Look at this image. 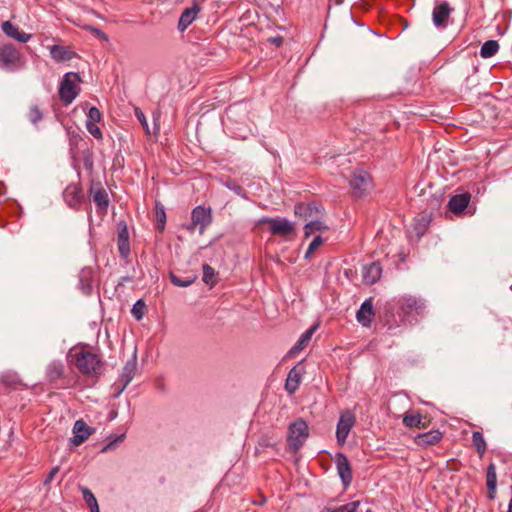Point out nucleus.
Here are the masks:
<instances>
[{"mask_svg":"<svg viewBox=\"0 0 512 512\" xmlns=\"http://www.w3.org/2000/svg\"><path fill=\"white\" fill-rule=\"evenodd\" d=\"M67 362L84 376L98 377L103 366L100 355L88 345L73 346L68 351Z\"/></svg>","mask_w":512,"mask_h":512,"instance_id":"obj_1","label":"nucleus"},{"mask_svg":"<svg viewBox=\"0 0 512 512\" xmlns=\"http://www.w3.org/2000/svg\"><path fill=\"white\" fill-rule=\"evenodd\" d=\"M294 213L296 216L307 221L303 229L305 238H309L316 233L321 236V234L325 233L329 229L325 222L321 220V206L314 203H298L294 207Z\"/></svg>","mask_w":512,"mask_h":512,"instance_id":"obj_2","label":"nucleus"},{"mask_svg":"<svg viewBox=\"0 0 512 512\" xmlns=\"http://www.w3.org/2000/svg\"><path fill=\"white\" fill-rule=\"evenodd\" d=\"M259 224L268 225V230L273 236H278L284 241H293L296 237V226L286 218L264 217L259 220Z\"/></svg>","mask_w":512,"mask_h":512,"instance_id":"obj_3","label":"nucleus"},{"mask_svg":"<svg viewBox=\"0 0 512 512\" xmlns=\"http://www.w3.org/2000/svg\"><path fill=\"white\" fill-rule=\"evenodd\" d=\"M80 81L81 79L79 75L74 72H68L63 76L58 90L59 98L63 104H71L73 100L78 96L80 92L78 83Z\"/></svg>","mask_w":512,"mask_h":512,"instance_id":"obj_4","label":"nucleus"},{"mask_svg":"<svg viewBox=\"0 0 512 512\" xmlns=\"http://www.w3.org/2000/svg\"><path fill=\"white\" fill-rule=\"evenodd\" d=\"M309 435L307 423L299 418L289 425L287 442L291 449L297 451Z\"/></svg>","mask_w":512,"mask_h":512,"instance_id":"obj_5","label":"nucleus"},{"mask_svg":"<svg viewBox=\"0 0 512 512\" xmlns=\"http://www.w3.org/2000/svg\"><path fill=\"white\" fill-rule=\"evenodd\" d=\"M22 67L21 54L12 44H5L0 47V68L15 71Z\"/></svg>","mask_w":512,"mask_h":512,"instance_id":"obj_6","label":"nucleus"},{"mask_svg":"<svg viewBox=\"0 0 512 512\" xmlns=\"http://www.w3.org/2000/svg\"><path fill=\"white\" fill-rule=\"evenodd\" d=\"M350 186L353 196L361 198L372 189V179L366 171L355 170L350 177Z\"/></svg>","mask_w":512,"mask_h":512,"instance_id":"obj_7","label":"nucleus"},{"mask_svg":"<svg viewBox=\"0 0 512 512\" xmlns=\"http://www.w3.org/2000/svg\"><path fill=\"white\" fill-rule=\"evenodd\" d=\"M356 423V416L351 410H344L340 413L339 421L336 429L337 443L342 446L345 444L347 437Z\"/></svg>","mask_w":512,"mask_h":512,"instance_id":"obj_8","label":"nucleus"},{"mask_svg":"<svg viewBox=\"0 0 512 512\" xmlns=\"http://www.w3.org/2000/svg\"><path fill=\"white\" fill-rule=\"evenodd\" d=\"M46 378L49 383L55 384L56 388L66 389L69 381L65 378V366L61 361L54 360L46 368Z\"/></svg>","mask_w":512,"mask_h":512,"instance_id":"obj_9","label":"nucleus"},{"mask_svg":"<svg viewBox=\"0 0 512 512\" xmlns=\"http://www.w3.org/2000/svg\"><path fill=\"white\" fill-rule=\"evenodd\" d=\"M212 210L204 206H197L192 210L191 213V225L188 230L193 231L198 228L199 233L203 234L206 228L212 222Z\"/></svg>","mask_w":512,"mask_h":512,"instance_id":"obj_10","label":"nucleus"},{"mask_svg":"<svg viewBox=\"0 0 512 512\" xmlns=\"http://www.w3.org/2000/svg\"><path fill=\"white\" fill-rule=\"evenodd\" d=\"M399 309L404 317L421 315L425 309V302L412 295H404L398 300Z\"/></svg>","mask_w":512,"mask_h":512,"instance_id":"obj_11","label":"nucleus"},{"mask_svg":"<svg viewBox=\"0 0 512 512\" xmlns=\"http://www.w3.org/2000/svg\"><path fill=\"white\" fill-rule=\"evenodd\" d=\"M452 12L453 8L450 7L447 1H436L432 11L433 24L439 29H445L448 26Z\"/></svg>","mask_w":512,"mask_h":512,"instance_id":"obj_12","label":"nucleus"},{"mask_svg":"<svg viewBox=\"0 0 512 512\" xmlns=\"http://www.w3.org/2000/svg\"><path fill=\"white\" fill-rule=\"evenodd\" d=\"M65 202L69 207L78 209L84 201V193L79 184H70L63 192Z\"/></svg>","mask_w":512,"mask_h":512,"instance_id":"obj_13","label":"nucleus"},{"mask_svg":"<svg viewBox=\"0 0 512 512\" xmlns=\"http://www.w3.org/2000/svg\"><path fill=\"white\" fill-rule=\"evenodd\" d=\"M338 474L343 482L344 487H347L352 482V469L347 457L343 453H337L335 456Z\"/></svg>","mask_w":512,"mask_h":512,"instance_id":"obj_14","label":"nucleus"},{"mask_svg":"<svg viewBox=\"0 0 512 512\" xmlns=\"http://www.w3.org/2000/svg\"><path fill=\"white\" fill-rule=\"evenodd\" d=\"M48 49L51 58L57 63L70 61L73 58L77 57L76 52L72 49L71 46L55 44L49 46Z\"/></svg>","mask_w":512,"mask_h":512,"instance_id":"obj_15","label":"nucleus"},{"mask_svg":"<svg viewBox=\"0 0 512 512\" xmlns=\"http://www.w3.org/2000/svg\"><path fill=\"white\" fill-rule=\"evenodd\" d=\"M305 373L304 367L299 363L294 366L288 373L285 389L289 394H294L299 388L303 374Z\"/></svg>","mask_w":512,"mask_h":512,"instance_id":"obj_16","label":"nucleus"},{"mask_svg":"<svg viewBox=\"0 0 512 512\" xmlns=\"http://www.w3.org/2000/svg\"><path fill=\"white\" fill-rule=\"evenodd\" d=\"M73 433L74 436L71 441L75 446H79L89 438L93 433V429L80 419L74 423Z\"/></svg>","mask_w":512,"mask_h":512,"instance_id":"obj_17","label":"nucleus"},{"mask_svg":"<svg viewBox=\"0 0 512 512\" xmlns=\"http://www.w3.org/2000/svg\"><path fill=\"white\" fill-rule=\"evenodd\" d=\"M442 439V433L439 430H431L426 433L418 434L414 438L417 446L426 448L428 446L436 445Z\"/></svg>","mask_w":512,"mask_h":512,"instance_id":"obj_18","label":"nucleus"},{"mask_svg":"<svg viewBox=\"0 0 512 512\" xmlns=\"http://www.w3.org/2000/svg\"><path fill=\"white\" fill-rule=\"evenodd\" d=\"M2 31L10 38H13L21 43H27L32 35L21 32L17 26L12 24L10 21H4L1 25Z\"/></svg>","mask_w":512,"mask_h":512,"instance_id":"obj_19","label":"nucleus"},{"mask_svg":"<svg viewBox=\"0 0 512 512\" xmlns=\"http://www.w3.org/2000/svg\"><path fill=\"white\" fill-rule=\"evenodd\" d=\"M470 194L463 193L453 196L448 203L449 210L454 214L462 213L470 202Z\"/></svg>","mask_w":512,"mask_h":512,"instance_id":"obj_20","label":"nucleus"},{"mask_svg":"<svg viewBox=\"0 0 512 512\" xmlns=\"http://www.w3.org/2000/svg\"><path fill=\"white\" fill-rule=\"evenodd\" d=\"M91 193L93 202L98 207V213L106 214L109 205V197L106 190L102 187H99L97 189L92 188Z\"/></svg>","mask_w":512,"mask_h":512,"instance_id":"obj_21","label":"nucleus"},{"mask_svg":"<svg viewBox=\"0 0 512 512\" xmlns=\"http://www.w3.org/2000/svg\"><path fill=\"white\" fill-rule=\"evenodd\" d=\"M382 273V268L379 263L373 262L363 267V280L366 284L372 285L376 283Z\"/></svg>","mask_w":512,"mask_h":512,"instance_id":"obj_22","label":"nucleus"},{"mask_svg":"<svg viewBox=\"0 0 512 512\" xmlns=\"http://www.w3.org/2000/svg\"><path fill=\"white\" fill-rule=\"evenodd\" d=\"M374 316L373 304L371 299H367L363 302L360 309L357 312V320L363 326H369Z\"/></svg>","mask_w":512,"mask_h":512,"instance_id":"obj_23","label":"nucleus"},{"mask_svg":"<svg viewBox=\"0 0 512 512\" xmlns=\"http://www.w3.org/2000/svg\"><path fill=\"white\" fill-rule=\"evenodd\" d=\"M422 420L423 417L418 411L410 410L404 414L403 424L407 428H426Z\"/></svg>","mask_w":512,"mask_h":512,"instance_id":"obj_24","label":"nucleus"},{"mask_svg":"<svg viewBox=\"0 0 512 512\" xmlns=\"http://www.w3.org/2000/svg\"><path fill=\"white\" fill-rule=\"evenodd\" d=\"M316 329H317V325H314V326L310 327L308 330H306L300 336V338L297 341V343L291 348V350L289 351V355L293 356L296 353H298L301 350H303L309 344V342H310L313 334L315 333Z\"/></svg>","mask_w":512,"mask_h":512,"instance_id":"obj_25","label":"nucleus"},{"mask_svg":"<svg viewBox=\"0 0 512 512\" xmlns=\"http://www.w3.org/2000/svg\"><path fill=\"white\" fill-rule=\"evenodd\" d=\"M486 485L488 488V498L494 499L497 487V475L495 465L492 463L487 468Z\"/></svg>","mask_w":512,"mask_h":512,"instance_id":"obj_26","label":"nucleus"},{"mask_svg":"<svg viewBox=\"0 0 512 512\" xmlns=\"http://www.w3.org/2000/svg\"><path fill=\"white\" fill-rule=\"evenodd\" d=\"M198 12L199 8L196 6L185 9L179 19V30L184 31L194 21Z\"/></svg>","mask_w":512,"mask_h":512,"instance_id":"obj_27","label":"nucleus"},{"mask_svg":"<svg viewBox=\"0 0 512 512\" xmlns=\"http://www.w3.org/2000/svg\"><path fill=\"white\" fill-rule=\"evenodd\" d=\"M92 270L89 268L82 269L79 275L80 289L84 294H90L92 290Z\"/></svg>","mask_w":512,"mask_h":512,"instance_id":"obj_28","label":"nucleus"},{"mask_svg":"<svg viewBox=\"0 0 512 512\" xmlns=\"http://www.w3.org/2000/svg\"><path fill=\"white\" fill-rule=\"evenodd\" d=\"M136 361L131 360L126 362L123 372L121 375V382L123 383V389L130 383V381L133 379L136 371Z\"/></svg>","mask_w":512,"mask_h":512,"instance_id":"obj_29","label":"nucleus"},{"mask_svg":"<svg viewBox=\"0 0 512 512\" xmlns=\"http://www.w3.org/2000/svg\"><path fill=\"white\" fill-rule=\"evenodd\" d=\"M118 248L123 256H126L130 251L129 233L126 226L118 233Z\"/></svg>","mask_w":512,"mask_h":512,"instance_id":"obj_30","label":"nucleus"},{"mask_svg":"<svg viewBox=\"0 0 512 512\" xmlns=\"http://www.w3.org/2000/svg\"><path fill=\"white\" fill-rule=\"evenodd\" d=\"M499 50V44L496 40H488L486 41L481 49L480 56L482 58H490L493 57Z\"/></svg>","mask_w":512,"mask_h":512,"instance_id":"obj_31","label":"nucleus"},{"mask_svg":"<svg viewBox=\"0 0 512 512\" xmlns=\"http://www.w3.org/2000/svg\"><path fill=\"white\" fill-rule=\"evenodd\" d=\"M80 490L82 492V496L88 507L90 508L91 512H100L99 506L97 503V500L94 496V494L86 487H80Z\"/></svg>","mask_w":512,"mask_h":512,"instance_id":"obj_32","label":"nucleus"},{"mask_svg":"<svg viewBox=\"0 0 512 512\" xmlns=\"http://www.w3.org/2000/svg\"><path fill=\"white\" fill-rule=\"evenodd\" d=\"M472 442H473V445H474L477 453L480 455V457H482L484 455V453L486 452V448H487L486 441H485L482 433L479 431L473 432Z\"/></svg>","mask_w":512,"mask_h":512,"instance_id":"obj_33","label":"nucleus"},{"mask_svg":"<svg viewBox=\"0 0 512 512\" xmlns=\"http://www.w3.org/2000/svg\"><path fill=\"white\" fill-rule=\"evenodd\" d=\"M414 230H415V233L417 236H422L428 225H429V222H430V219L428 216L426 215H423V216H420V217H417L414 219Z\"/></svg>","mask_w":512,"mask_h":512,"instance_id":"obj_34","label":"nucleus"},{"mask_svg":"<svg viewBox=\"0 0 512 512\" xmlns=\"http://www.w3.org/2000/svg\"><path fill=\"white\" fill-rule=\"evenodd\" d=\"M203 281L211 288L216 284L215 270L208 264L203 265Z\"/></svg>","mask_w":512,"mask_h":512,"instance_id":"obj_35","label":"nucleus"},{"mask_svg":"<svg viewBox=\"0 0 512 512\" xmlns=\"http://www.w3.org/2000/svg\"><path fill=\"white\" fill-rule=\"evenodd\" d=\"M324 240L320 235H316L312 242L309 244L308 249L305 253V258L309 259L317 251V249L323 244Z\"/></svg>","mask_w":512,"mask_h":512,"instance_id":"obj_36","label":"nucleus"},{"mask_svg":"<svg viewBox=\"0 0 512 512\" xmlns=\"http://www.w3.org/2000/svg\"><path fill=\"white\" fill-rule=\"evenodd\" d=\"M42 112L37 106H32L28 112V119L31 123L36 124L42 119Z\"/></svg>","mask_w":512,"mask_h":512,"instance_id":"obj_37","label":"nucleus"},{"mask_svg":"<svg viewBox=\"0 0 512 512\" xmlns=\"http://www.w3.org/2000/svg\"><path fill=\"white\" fill-rule=\"evenodd\" d=\"M360 506L359 501H352L335 509V512H357Z\"/></svg>","mask_w":512,"mask_h":512,"instance_id":"obj_38","label":"nucleus"},{"mask_svg":"<svg viewBox=\"0 0 512 512\" xmlns=\"http://www.w3.org/2000/svg\"><path fill=\"white\" fill-rule=\"evenodd\" d=\"M144 308H145V303L142 301V300H138L133 308H132V315L137 319V320H140L142 319L143 317V313H144Z\"/></svg>","mask_w":512,"mask_h":512,"instance_id":"obj_39","label":"nucleus"},{"mask_svg":"<svg viewBox=\"0 0 512 512\" xmlns=\"http://www.w3.org/2000/svg\"><path fill=\"white\" fill-rule=\"evenodd\" d=\"M135 116L141 123L143 129L145 130L146 135H150V129H149V125L147 123L146 117H145L143 111L138 107L135 108Z\"/></svg>","mask_w":512,"mask_h":512,"instance_id":"obj_40","label":"nucleus"},{"mask_svg":"<svg viewBox=\"0 0 512 512\" xmlns=\"http://www.w3.org/2000/svg\"><path fill=\"white\" fill-rule=\"evenodd\" d=\"M86 127L88 132L96 139H102V131L97 126V123H92V121L86 122Z\"/></svg>","mask_w":512,"mask_h":512,"instance_id":"obj_41","label":"nucleus"},{"mask_svg":"<svg viewBox=\"0 0 512 512\" xmlns=\"http://www.w3.org/2000/svg\"><path fill=\"white\" fill-rule=\"evenodd\" d=\"M87 121H92V123H99L102 119V114L96 107H91L87 114Z\"/></svg>","mask_w":512,"mask_h":512,"instance_id":"obj_42","label":"nucleus"},{"mask_svg":"<svg viewBox=\"0 0 512 512\" xmlns=\"http://www.w3.org/2000/svg\"><path fill=\"white\" fill-rule=\"evenodd\" d=\"M59 470V466H55L50 470V472L48 473L47 477L43 482L44 486H49L51 484L55 476L58 474Z\"/></svg>","mask_w":512,"mask_h":512,"instance_id":"obj_43","label":"nucleus"},{"mask_svg":"<svg viewBox=\"0 0 512 512\" xmlns=\"http://www.w3.org/2000/svg\"><path fill=\"white\" fill-rule=\"evenodd\" d=\"M171 282L176 285V286H179V287H187L189 286L191 283H192V280H181L179 277H177L176 275H171Z\"/></svg>","mask_w":512,"mask_h":512,"instance_id":"obj_44","label":"nucleus"},{"mask_svg":"<svg viewBox=\"0 0 512 512\" xmlns=\"http://www.w3.org/2000/svg\"><path fill=\"white\" fill-rule=\"evenodd\" d=\"M156 214H157L158 223L160 224V230H163L164 224L166 221L165 211L163 208H161L159 211L157 210Z\"/></svg>","mask_w":512,"mask_h":512,"instance_id":"obj_45","label":"nucleus"},{"mask_svg":"<svg viewBox=\"0 0 512 512\" xmlns=\"http://www.w3.org/2000/svg\"><path fill=\"white\" fill-rule=\"evenodd\" d=\"M95 36L99 37V38H102L104 40H107V35L102 32L100 29L98 28H95V27H89L88 28Z\"/></svg>","mask_w":512,"mask_h":512,"instance_id":"obj_46","label":"nucleus"},{"mask_svg":"<svg viewBox=\"0 0 512 512\" xmlns=\"http://www.w3.org/2000/svg\"><path fill=\"white\" fill-rule=\"evenodd\" d=\"M508 512H512V499L510 500V503H509V509H508Z\"/></svg>","mask_w":512,"mask_h":512,"instance_id":"obj_47","label":"nucleus"},{"mask_svg":"<svg viewBox=\"0 0 512 512\" xmlns=\"http://www.w3.org/2000/svg\"><path fill=\"white\" fill-rule=\"evenodd\" d=\"M330 512H335V511L333 510V511H330Z\"/></svg>","mask_w":512,"mask_h":512,"instance_id":"obj_48","label":"nucleus"}]
</instances>
